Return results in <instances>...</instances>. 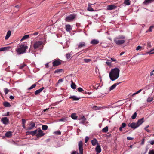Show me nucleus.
<instances>
[{
	"label": "nucleus",
	"instance_id": "obj_1",
	"mask_svg": "<svg viewBox=\"0 0 154 154\" xmlns=\"http://www.w3.org/2000/svg\"><path fill=\"white\" fill-rule=\"evenodd\" d=\"M120 70L118 68L116 67L111 69L109 73V76L110 80L114 81L117 79L119 75Z\"/></svg>",
	"mask_w": 154,
	"mask_h": 154
},
{
	"label": "nucleus",
	"instance_id": "obj_2",
	"mask_svg": "<svg viewBox=\"0 0 154 154\" xmlns=\"http://www.w3.org/2000/svg\"><path fill=\"white\" fill-rule=\"evenodd\" d=\"M28 48L26 43L23 42L20 44L17 48L16 52L17 55H20L26 53V50Z\"/></svg>",
	"mask_w": 154,
	"mask_h": 154
},
{
	"label": "nucleus",
	"instance_id": "obj_3",
	"mask_svg": "<svg viewBox=\"0 0 154 154\" xmlns=\"http://www.w3.org/2000/svg\"><path fill=\"white\" fill-rule=\"evenodd\" d=\"M125 37L123 35H119L114 38L115 43L117 45H120L125 42Z\"/></svg>",
	"mask_w": 154,
	"mask_h": 154
},
{
	"label": "nucleus",
	"instance_id": "obj_4",
	"mask_svg": "<svg viewBox=\"0 0 154 154\" xmlns=\"http://www.w3.org/2000/svg\"><path fill=\"white\" fill-rule=\"evenodd\" d=\"M76 15L75 14H72L66 17L65 20L67 22H71L75 18Z\"/></svg>",
	"mask_w": 154,
	"mask_h": 154
},
{
	"label": "nucleus",
	"instance_id": "obj_5",
	"mask_svg": "<svg viewBox=\"0 0 154 154\" xmlns=\"http://www.w3.org/2000/svg\"><path fill=\"white\" fill-rule=\"evenodd\" d=\"M43 42L42 41H37L35 42L33 44V47L35 49L39 48L43 44Z\"/></svg>",
	"mask_w": 154,
	"mask_h": 154
},
{
	"label": "nucleus",
	"instance_id": "obj_6",
	"mask_svg": "<svg viewBox=\"0 0 154 154\" xmlns=\"http://www.w3.org/2000/svg\"><path fill=\"white\" fill-rule=\"evenodd\" d=\"M79 149V154H83V143L82 141L79 142L78 143Z\"/></svg>",
	"mask_w": 154,
	"mask_h": 154
},
{
	"label": "nucleus",
	"instance_id": "obj_7",
	"mask_svg": "<svg viewBox=\"0 0 154 154\" xmlns=\"http://www.w3.org/2000/svg\"><path fill=\"white\" fill-rule=\"evenodd\" d=\"M77 47L76 48V49H79L81 48L85 47L86 46V44L85 42H81L77 44Z\"/></svg>",
	"mask_w": 154,
	"mask_h": 154
},
{
	"label": "nucleus",
	"instance_id": "obj_8",
	"mask_svg": "<svg viewBox=\"0 0 154 154\" xmlns=\"http://www.w3.org/2000/svg\"><path fill=\"white\" fill-rule=\"evenodd\" d=\"M38 131V132L36 134V136L37 137L39 138L45 135V133L43 132V131L40 128H39V129Z\"/></svg>",
	"mask_w": 154,
	"mask_h": 154
},
{
	"label": "nucleus",
	"instance_id": "obj_9",
	"mask_svg": "<svg viewBox=\"0 0 154 154\" xmlns=\"http://www.w3.org/2000/svg\"><path fill=\"white\" fill-rule=\"evenodd\" d=\"M61 60L59 59L55 60L53 62V66H56L59 65L61 63Z\"/></svg>",
	"mask_w": 154,
	"mask_h": 154
},
{
	"label": "nucleus",
	"instance_id": "obj_10",
	"mask_svg": "<svg viewBox=\"0 0 154 154\" xmlns=\"http://www.w3.org/2000/svg\"><path fill=\"white\" fill-rule=\"evenodd\" d=\"M137 124V122H132L130 124H128V127H131L132 128L134 129L139 127Z\"/></svg>",
	"mask_w": 154,
	"mask_h": 154
},
{
	"label": "nucleus",
	"instance_id": "obj_11",
	"mask_svg": "<svg viewBox=\"0 0 154 154\" xmlns=\"http://www.w3.org/2000/svg\"><path fill=\"white\" fill-rule=\"evenodd\" d=\"M117 8V6L114 5H108L107 6L106 9L108 10H112Z\"/></svg>",
	"mask_w": 154,
	"mask_h": 154
},
{
	"label": "nucleus",
	"instance_id": "obj_12",
	"mask_svg": "<svg viewBox=\"0 0 154 154\" xmlns=\"http://www.w3.org/2000/svg\"><path fill=\"white\" fill-rule=\"evenodd\" d=\"M35 126V124L34 122H31L29 125V127H28L27 130H30L33 129Z\"/></svg>",
	"mask_w": 154,
	"mask_h": 154
},
{
	"label": "nucleus",
	"instance_id": "obj_13",
	"mask_svg": "<svg viewBox=\"0 0 154 154\" xmlns=\"http://www.w3.org/2000/svg\"><path fill=\"white\" fill-rule=\"evenodd\" d=\"M2 121L5 124H7L9 123V119L6 117L2 118Z\"/></svg>",
	"mask_w": 154,
	"mask_h": 154
},
{
	"label": "nucleus",
	"instance_id": "obj_14",
	"mask_svg": "<svg viewBox=\"0 0 154 154\" xmlns=\"http://www.w3.org/2000/svg\"><path fill=\"white\" fill-rule=\"evenodd\" d=\"M122 82H117L113 84L109 88V91H111L114 89L116 86L117 85L120 84Z\"/></svg>",
	"mask_w": 154,
	"mask_h": 154
},
{
	"label": "nucleus",
	"instance_id": "obj_15",
	"mask_svg": "<svg viewBox=\"0 0 154 154\" xmlns=\"http://www.w3.org/2000/svg\"><path fill=\"white\" fill-rule=\"evenodd\" d=\"M144 122V118H142L140 119H139L137 122V124L139 127Z\"/></svg>",
	"mask_w": 154,
	"mask_h": 154
},
{
	"label": "nucleus",
	"instance_id": "obj_16",
	"mask_svg": "<svg viewBox=\"0 0 154 154\" xmlns=\"http://www.w3.org/2000/svg\"><path fill=\"white\" fill-rule=\"evenodd\" d=\"M96 151L98 153H100L101 151V149L100 146L99 145H97L95 148Z\"/></svg>",
	"mask_w": 154,
	"mask_h": 154
},
{
	"label": "nucleus",
	"instance_id": "obj_17",
	"mask_svg": "<svg viewBox=\"0 0 154 154\" xmlns=\"http://www.w3.org/2000/svg\"><path fill=\"white\" fill-rule=\"evenodd\" d=\"M99 41L96 39H94L92 40L91 42L90 43L92 45H96L97 44L99 43Z\"/></svg>",
	"mask_w": 154,
	"mask_h": 154
},
{
	"label": "nucleus",
	"instance_id": "obj_18",
	"mask_svg": "<svg viewBox=\"0 0 154 154\" xmlns=\"http://www.w3.org/2000/svg\"><path fill=\"white\" fill-rule=\"evenodd\" d=\"M91 144L93 146H95L96 144L99 145L98 142L96 138H94L91 140Z\"/></svg>",
	"mask_w": 154,
	"mask_h": 154
},
{
	"label": "nucleus",
	"instance_id": "obj_19",
	"mask_svg": "<svg viewBox=\"0 0 154 154\" xmlns=\"http://www.w3.org/2000/svg\"><path fill=\"white\" fill-rule=\"evenodd\" d=\"M44 89V87H42L41 88L37 90H36L35 92V95H37L38 94L40 93V92H41Z\"/></svg>",
	"mask_w": 154,
	"mask_h": 154
},
{
	"label": "nucleus",
	"instance_id": "obj_20",
	"mask_svg": "<svg viewBox=\"0 0 154 154\" xmlns=\"http://www.w3.org/2000/svg\"><path fill=\"white\" fill-rule=\"evenodd\" d=\"M66 30L67 32H69L72 29V28L70 25H66L65 26Z\"/></svg>",
	"mask_w": 154,
	"mask_h": 154
},
{
	"label": "nucleus",
	"instance_id": "obj_21",
	"mask_svg": "<svg viewBox=\"0 0 154 154\" xmlns=\"http://www.w3.org/2000/svg\"><path fill=\"white\" fill-rule=\"evenodd\" d=\"M37 131L38 130L36 129L33 131L26 132V133H29V134L34 136L36 134Z\"/></svg>",
	"mask_w": 154,
	"mask_h": 154
},
{
	"label": "nucleus",
	"instance_id": "obj_22",
	"mask_svg": "<svg viewBox=\"0 0 154 154\" xmlns=\"http://www.w3.org/2000/svg\"><path fill=\"white\" fill-rule=\"evenodd\" d=\"M11 32L10 30H9L7 32L6 34V36L5 37V39L6 40H7L8 39L10 36L11 35Z\"/></svg>",
	"mask_w": 154,
	"mask_h": 154
},
{
	"label": "nucleus",
	"instance_id": "obj_23",
	"mask_svg": "<svg viewBox=\"0 0 154 154\" xmlns=\"http://www.w3.org/2000/svg\"><path fill=\"white\" fill-rule=\"evenodd\" d=\"M5 135L6 137L8 138L11 137L12 135V132L10 131H8L5 133Z\"/></svg>",
	"mask_w": 154,
	"mask_h": 154
},
{
	"label": "nucleus",
	"instance_id": "obj_24",
	"mask_svg": "<svg viewBox=\"0 0 154 154\" xmlns=\"http://www.w3.org/2000/svg\"><path fill=\"white\" fill-rule=\"evenodd\" d=\"M69 98H72L73 100L77 101L79 100V99L80 98L77 97L75 96H71L69 97Z\"/></svg>",
	"mask_w": 154,
	"mask_h": 154
},
{
	"label": "nucleus",
	"instance_id": "obj_25",
	"mask_svg": "<svg viewBox=\"0 0 154 154\" xmlns=\"http://www.w3.org/2000/svg\"><path fill=\"white\" fill-rule=\"evenodd\" d=\"M154 1V0H145L143 2V3L145 5H147L151 3Z\"/></svg>",
	"mask_w": 154,
	"mask_h": 154
},
{
	"label": "nucleus",
	"instance_id": "obj_26",
	"mask_svg": "<svg viewBox=\"0 0 154 154\" xmlns=\"http://www.w3.org/2000/svg\"><path fill=\"white\" fill-rule=\"evenodd\" d=\"M10 48V47H2L0 48V51H4Z\"/></svg>",
	"mask_w": 154,
	"mask_h": 154
},
{
	"label": "nucleus",
	"instance_id": "obj_27",
	"mask_svg": "<svg viewBox=\"0 0 154 154\" xmlns=\"http://www.w3.org/2000/svg\"><path fill=\"white\" fill-rule=\"evenodd\" d=\"M76 85L75 83H74L72 80L71 81V88L73 89H75L76 88Z\"/></svg>",
	"mask_w": 154,
	"mask_h": 154
},
{
	"label": "nucleus",
	"instance_id": "obj_28",
	"mask_svg": "<svg viewBox=\"0 0 154 154\" xmlns=\"http://www.w3.org/2000/svg\"><path fill=\"white\" fill-rule=\"evenodd\" d=\"M91 4H90V3L88 4V10L89 11H94V9H93V8H92L91 6Z\"/></svg>",
	"mask_w": 154,
	"mask_h": 154
},
{
	"label": "nucleus",
	"instance_id": "obj_29",
	"mask_svg": "<svg viewBox=\"0 0 154 154\" xmlns=\"http://www.w3.org/2000/svg\"><path fill=\"white\" fill-rule=\"evenodd\" d=\"M3 105L5 107H10L11 106V105L9 103L7 102L4 103Z\"/></svg>",
	"mask_w": 154,
	"mask_h": 154
},
{
	"label": "nucleus",
	"instance_id": "obj_30",
	"mask_svg": "<svg viewBox=\"0 0 154 154\" xmlns=\"http://www.w3.org/2000/svg\"><path fill=\"white\" fill-rule=\"evenodd\" d=\"M102 131L103 132H107L108 131V127L107 126L105 127L102 129Z\"/></svg>",
	"mask_w": 154,
	"mask_h": 154
},
{
	"label": "nucleus",
	"instance_id": "obj_31",
	"mask_svg": "<svg viewBox=\"0 0 154 154\" xmlns=\"http://www.w3.org/2000/svg\"><path fill=\"white\" fill-rule=\"evenodd\" d=\"M29 37V35H26L24 36L23 38H21V41H22L26 39H28Z\"/></svg>",
	"mask_w": 154,
	"mask_h": 154
},
{
	"label": "nucleus",
	"instance_id": "obj_32",
	"mask_svg": "<svg viewBox=\"0 0 154 154\" xmlns=\"http://www.w3.org/2000/svg\"><path fill=\"white\" fill-rule=\"evenodd\" d=\"M71 117L73 119H76L77 118L75 113L72 114L71 115Z\"/></svg>",
	"mask_w": 154,
	"mask_h": 154
},
{
	"label": "nucleus",
	"instance_id": "obj_33",
	"mask_svg": "<svg viewBox=\"0 0 154 154\" xmlns=\"http://www.w3.org/2000/svg\"><path fill=\"white\" fill-rule=\"evenodd\" d=\"M42 128L43 130H46L47 129L48 127L47 125H43L42 126Z\"/></svg>",
	"mask_w": 154,
	"mask_h": 154
},
{
	"label": "nucleus",
	"instance_id": "obj_34",
	"mask_svg": "<svg viewBox=\"0 0 154 154\" xmlns=\"http://www.w3.org/2000/svg\"><path fill=\"white\" fill-rule=\"evenodd\" d=\"M137 116V114L136 112H134L131 118L132 119H134L136 118Z\"/></svg>",
	"mask_w": 154,
	"mask_h": 154
},
{
	"label": "nucleus",
	"instance_id": "obj_35",
	"mask_svg": "<svg viewBox=\"0 0 154 154\" xmlns=\"http://www.w3.org/2000/svg\"><path fill=\"white\" fill-rule=\"evenodd\" d=\"M124 3L127 5H130V2L129 0H125Z\"/></svg>",
	"mask_w": 154,
	"mask_h": 154
},
{
	"label": "nucleus",
	"instance_id": "obj_36",
	"mask_svg": "<svg viewBox=\"0 0 154 154\" xmlns=\"http://www.w3.org/2000/svg\"><path fill=\"white\" fill-rule=\"evenodd\" d=\"M62 69H57L54 71L55 73H59L62 72Z\"/></svg>",
	"mask_w": 154,
	"mask_h": 154
},
{
	"label": "nucleus",
	"instance_id": "obj_37",
	"mask_svg": "<svg viewBox=\"0 0 154 154\" xmlns=\"http://www.w3.org/2000/svg\"><path fill=\"white\" fill-rule=\"evenodd\" d=\"M36 86V84H33L30 87L28 88V90H31L32 89L34 88H35Z\"/></svg>",
	"mask_w": 154,
	"mask_h": 154
},
{
	"label": "nucleus",
	"instance_id": "obj_38",
	"mask_svg": "<svg viewBox=\"0 0 154 154\" xmlns=\"http://www.w3.org/2000/svg\"><path fill=\"white\" fill-rule=\"evenodd\" d=\"M84 61L86 63H88L89 62L91 61V60L90 59H84Z\"/></svg>",
	"mask_w": 154,
	"mask_h": 154
},
{
	"label": "nucleus",
	"instance_id": "obj_39",
	"mask_svg": "<svg viewBox=\"0 0 154 154\" xmlns=\"http://www.w3.org/2000/svg\"><path fill=\"white\" fill-rule=\"evenodd\" d=\"M142 89H140V90H139V91H137L136 92L132 94V96H134V95H136V94H138V93H139L140 92L142 91Z\"/></svg>",
	"mask_w": 154,
	"mask_h": 154
},
{
	"label": "nucleus",
	"instance_id": "obj_40",
	"mask_svg": "<svg viewBox=\"0 0 154 154\" xmlns=\"http://www.w3.org/2000/svg\"><path fill=\"white\" fill-rule=\"evenodd\" d=\"M71 54L70 53H67L66 54V57L67 59L70 58Z\"/></svg>",
	"mask_w": 154,
	"mask_h": 154
},
{
	"label": "nucleus",
	"instance_id": "obj_41",
	"mask_svg": "<svg viewBox=\"0 0 154 154\" xmlns=\"http://www.w3.org/2000/svg\"><path fill=\"white\" fill-rule=\"evenodd\" d=\"M154 26H150L149 29L148 31H147L146 32H147L148 31H149V32H152V29L153 28H154Z\"/></svg>",
	"mask_w": 154,
	"mask_h": 154
},
{
	"label": "nucleus",
	"instance_id": "obj_42",
	"mask_svg": "<svg viewBox=\"0 0 154 154\" xmlns=\"http://www.w3.org/2000/svg\"><path fill=\"white\" fill-rule=\"evenodd\" d=\"M153 51H154V48L153 49L150 50V51H149L148 52V54H154V51L152 52Z\"/></svg>",
	"mask_w": 154,
	"mask_h": 154
},
{
	"label": "nucleus",
	"instance_id": "obj_43",
	"mask_svg": "<svg viewBox=\"0 0 154 154\" xmlns=\"http://www.w3.org/2000/svg\"><path fill=\"white\" fill-rule=\"evenodd\" d=\"M67 121V119L66 118H62L60 119L59 121H63V122H66Z\"/></svg>",
	"mask_w": 154,
	"mask_h": 154
},
{
	"label": "nucleus",
	"instance_id": "obj_44",
	"mask_svg": "<svg viewBox=\"0 0 154 154\" xmlns=\"http://www.w3.org/2000/svg\"><path fill=\"white\" fill-rule=\"evenodd\" d=\"M9 90L7 88L4 89V92L5 94H7Z\"/></svg>",
	"mask_w": 154,
	"mask_h": 154
},
{
	"label": "nucleus",
	"instance_id": "obj_45",
	"mask_svg": "<svg viewBox=\"0 0 154 154\" xmlns=\"http://www.w3.org/2000/svg\"><path fill=\"white\" fill-rule=\"evenodd\" d=\"M26 66V65L25 64H24L23 65H21L19 67V68L20 69H23L24 67L25 66Z\"/></svg>",
	"mask_w": 154,
	"mask_h": 154
},
{
	"label": "nucleus",
	"instance_id": "obj_46",
	"mask_svg": "<svg viewBox=\"0 0 154 154\" xmlns=\"http://www.w3.org/2000/svg\"><path fill=\"white\" fill-rule=\"evenodd\" d=\"M126 126V124L125 123H122L121 126L122 128L125 127Z\"/></svg>",
	"mask_w": 154,
	"mask_h": 154
},
{
	"label": "nucleus",
	"instance_id": "obj_47",
	"mask_svg": "<svg viewBox=\"0 0 154 154\" xmlns=\"http://www.w3.org/2000/svg\"><path fill=\"white\" fill-rule=\"evenodd\" d=\"M78 91L79 92H82L84 91L83 90L81 87H79L78 88Z\"/></svg>",
	"mask_w": 154,
	"mask_h": 154
},
{
	"label": "nucleus",
	"instance_id": "obj_48",
	"mask_svg": "<svg viewBox=\"0 0 154 154\" xmlns=\"http://www.w3.org/2000/svg\"><path fill=\"white\" fill-rule=\"evenodd\" d=\"M153 100L152 98H148L147 100L148 102H150Z\"/></svg>",
	"mask_w": 154,
	"mask_h": 154
},
{
	"label": "nucleus",
	"instance_id": "obj_49",
	"mask_svg": "<svg viewBox=\"0 0 154 154\" xmlns=\"http://www.w3.org/2000/svg\"><path fill=\"white\" fill-rule=\"evenodd\" d=\"M149 154H154V150H151L149 151Z\"/></svg>",
	"mask_w": 154,
	"mask_h": 154
},
{
	"label": "nucleus",
	"instance_id": "obj_50",
	"mask_svg": "<svg viewBox=\"0 0 154 154\" xmlns=\"http://www.w3.org/2000/svg\"><path fill=\"white\" fill-rule=\"evenodd\" d=\"M22 124L23 125H25L26 123V120L25 119H22Z\"/></svg>",
	"mask_w": 154,
	"mask_h": 154
},
{
	"label": "nucleus",
	"instance_id": "obj_51",
	"mask_svg": "<svg viewBox=\"0 0 154 154\" xmlns=\"http://www.w3.org/2000/svg\"><path fill=\"white\" fill-rule=\"evenodd\" d=\"M106 64L109 66H111V63L109 61H107L106 62Z\"/></svg>",
	"mask_w": 154,
	"mask_h": 154
},
{
	"label": "nucleus",
	"instance_id": "obj_52",
	"mask_svg": "<svg viewBox=\"0 0 154 154\" xmlns=\"http://www.w3.org/2000/svg\"><path fill=\"white\" fill-rule=\"evenodd\" d=\"M81 119L83 121H85L86 120V118L84 116H82Z\"/></svg>",
	"mask_w": 154,
	"mask_h": 154
},
{
	"label": "nucleus",
	"instance_id": "obj_53",
	"mask_svg": "<svg viewBox=\"0 0 154 154\" xmlns=\"http://www.w3.org/2000/svg\"><path fill=\"white\" fill-rule=\"evenodd\" d=\"M89 140V137L88 136H86L85 138V143H87Z\"/></svg>",
	"mask_w": 154,
	"mask_h": 154
},
{
	"label": "nucleus",
	"instance_id": "obj_54",
	"mask_svg": "<svg viewBox=\"0 0 154 154\" xmlns=\"http://www.w3.org/2000/svg\"><path fill=\"white\" fill-rule=\"evenodd\" d=\"M127 139L128 140H131L133 139V138L130 137H127Z\"/></svg>",
	"mask_w": 154,
	"mask_h": 154
},
{
	"label": "nucleus",
	"instance_id": "obj_55",
	"mask_svg": "<svg viewBox=\"0 0 154 154\" xmlns=\"http://www.w3.org/2000/svg\"><path fill=\"white\" fill-rule=\"evenodd\" d=\"M149 143L151 145H153L154 144V140L150 141Z\"/></svg>",
	"mask_w": 154,
	"mask_h": 154
},
{
	"label": "nucleus",
	"instance_id": "obj_56",
	"mask_svg": "<svg viewBox=\"0 0 154 154\" xmlns=\"http://www.w3.org/2000/svg\"><path fill=\"white\" fill-rule=\"evenodd\" d=\"M141 48V47L140 45H139L136 47V50L137 51V50H139Z\"/></svg>",
	"mask_w": 154,
	"mask_h": 154
},
{
	"label": "nucleus",
	"instance_id": "obj_57",
	"mask_svg": "<svg viewBox=\"0 0 154 154\" xmlns=\"http://www.w3.org/2000/svg\"><path fill=\"white\" fill-rule=\"evenodd\" d=\"M9 112H8L7 113L5 114L3 116H8L9 115Z\"/></svg>",
	"mask_w": 154,
	"mask_h": 154
},
{
	"label": "nucleus",
	"instance_id": "obj_58",
	"mask_svg": "<svg viewBox=\"0 0 154 154\" xmlns=\"http://www.w3.org/2000/svg\"><path fill=\"white\" fill-rule=\"evenodd\" d=\"M151 43L149 42H148L147 43V47L149 48L151 47Z\"/></svg>",
	"mask_w": 154,
	"mask_h": 154
},
{
	"label": "nucleus",
	"instance_id": "obj_59",
	"mask_svg": "<svg viewBox=\"0 0 154 154\" xmlns=\"http://www.w3.org/2000/svg\"><path fill=\"white\" fill-rule=\"evenodd\" d=\"M85 94H87L88 95H90L92 93V92H91L85 91Z\"/></svg>",
	"mask_w": 154,
	"mask_h": 154
},
{
	"label": "nucleus",
	"instance_id": "obj_60",
	"mask_svg": "<svg viewBox=\"0 0 154 154\" xmlns=\"http://www.w3.org/2000/svg\"><path fill=\"white\" fill-rule=\"evenodd\" d=\"M39 34V32H38L34 33L32 35H37Z\"/></svg>",
	"mask_w": 154,
	"mask_h": 154
},
{
	"label": "nucleus",
	"instance_id": "obj_61",
	"mask_svg": "<svg viewBox=\"0 0 154 154\" xmlns=\"http://www.w3.org/2000/svg\"><path fill=\"white\" fill-rule=\"evenodd\" d=\"M63 79H60L58 80V83H61V82H63Z\"/></svg>",
	"mask_w": 154,
	"mask_h": 154
},
{
	"label": "nucleus",
	"instance_id": "obj_62",
	"mask_svg": "<svg viewBox=\"0 0 154 154\" xmlns=\"http://www.w3.org/2000/svg\"><path fill=\"white\" fill-rule=\"evenodd\" d=\"M144 140H145V139L144 138H143V139H142V141L141 143V145H143L144 144Z\"/></svg>",
	"mask_w": 154,
	"mask_h": 154
},
{
	"label": "nucleus",
	"instance_id": "obj_63",
	"mask_svg": "<svg viewBox=\"0 0 154 154\" xmlns=\"http://www.w3.org/2000/svg\"><path fill=\"white\" fill-rule=\"evenodd\" d=\"M111 60L112 61H114V62H116V59H115V58H111Z\"/></svg>",
	"mask_w": 154,
	"mask_h": 154
},
{
	"label": "nucleus",
	"instance_id": "obj_64",
	"mask_svg": "<svg viewBox=\"0 0 154 154\" xmlns=\"http://www.w3.org/2000/svg\"><path fill=\"white\" fill-rule=\"evenodd\" d=\"M56 134L57 135H60L61 134V132L60 131H57L56 132Z\"/></svg>",
	"mask_w": 154,
	"mask_h": 154
}]
</instances>
